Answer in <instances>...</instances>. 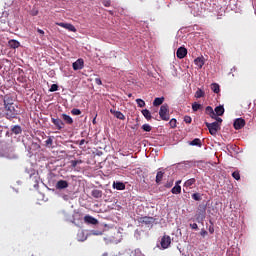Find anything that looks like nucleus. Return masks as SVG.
Segmentation results:
<instances>
[{
    "label": "nucleus",
    "instance_id": "f257e3e1",
    "mask_svg": "<svg viewBox=\"0 0 256 256\" xmlns=\"http://www.w3.org/2000/svg\"><path fill=\"white\" fill-rule=\"evenodd\" d=\"M6 113V119H9L11 121V119H17V115H20L21 112L17 109H19V107H17V105H12V106H7L6 108H4Z\"/></svg>",
    "mask_w": 256,
    "mask_h": 256
},
{
    "label": "nucleus",
    "instance_id": "f03ea898",
    "mask_svg": "<svg viewBox=\"0 0 256 256\" xmlns=\"http://www.w3.org/2000/svg\"><path fill=\"white\" fill-rule=\"evenodd\" d=\"M205 125L210 133V135H217L219 131H221V125L219 122H205Z\"/></svg>",
    "mask_w": 256,
    "mask_h": 256
},
{
    "label": "nucleus",
    "instance_id": "7ed1b4c3",
    "mask_svg": "<svg viewBox=\"0 0 256 256\" xmlns=\"http://www.w3.org/2000/svg\"><path fill=\"white\" fill-rule=\"evenodd\" d=\"M159 115H160V119H162V121H169V119H170V116H169V105L163 104L160 107Z\"/></svg>",
    "mask_w": 256,
    "mask_h": 256
},
{
    "label": "nucleus",
    "instance_id": "20e7f679",
    "mask_svg": "<svg viewBox=\"0 0 256 256\" xmlns=\"http://www.w3.org/2000/svg\"><path fill=\"white\" fill-rule=\"evenodd\" d=\"M198 214H196V221L198 223H201L205 219L206 211H207V206L205 205H199L198 206Z\"/></svg>",
    "mask_w": 256,
    "mask_h": 256
},
{
    "label": "nucleus",
    "instance_id": "39448f33",
    "mask_svg": "<svg viewBox=\"0 0 256 256\" xmlns=\"http://www.w3.org/2000/svg\"><path fill=\"white\" fill-rule=\"evenodd\" d=\"M160 245H161L162 249H169V247L171 245V236L164 235L161 238Z\"/></svg>",
    "mask_w": 256,
    "mask_h": 256
},
{
    "label": "nucleus",
    "instance_id": "423d86ee",
    "mask_svg": "<svg viewBox=\"0 0 256 256\" xmlns=\"http://www.w3.org/2000/svg\"><path fill=\"white\" fill-rule=\"evenodd\" d=\"M56 25H58V27H63V29H67V31H71L72 33H77V28H75L71 23L59 22L56 23Z\"/></svg>",
    "mask_w": 256,
    "mask_h": 256
},
{
    "label": "nucleus",
    "instance_id": "0eeeda50",
    "mask_svg": "<svg viewBox=\"0 0 256 256\" xmlns=\"http://www.w3.org/2000/svg\"><path fill=\"white\" fill-rule=\"evenodd\" d=\"M51 122L53 123V125H55L58 131H61V129L65 127V122H63V120L59 118H51Z\"/></svg>",
    "mask_w": 256,
    "mask_h": 256
},
{
    "label": "nucleus",
    "instance_id": "6e6552de",
    "mask_svg": "<svg viewBox=\"0 0 256 256\" xmlns=\"http://www.w3.org/2000/svg\"><path fill=\"white\" fill-rule=\"evenodd\" d=\"M139 223H143L144 225H153L155 223V218L144 216L139 218Z\"/></svg>",
    "mask_w": 256,
    "mask_h": 256
},
{
    "label": "nucleus",
    "instance_id": "1a4fd4ad",
    "mask_svg": "<svg viewBox=\"0 0 256 256\" xmlns=\"http://www.w3.org/2000/svg\"><path fill=\"white\" fill-rule=\"evenodd\" d=\"M72 67H73L74 71H79V70L83 69V67H85V61H83V59L79 58L72 64Z\"/></svg>",
    "mask_w": 256,
    "mask_h": 256
},
{
    "label": "nucleus",
    "instance_id": "9d476101",
    "mask_svg": "<svg viewBox=\"0 0 256 256\" xmlns=\"http://www.w3.org/2000/svg\"><path fill=\"white\" fill-rule=\"evenodd\" d=\"M234 129H236V131H239V129H243V127H245V119L243 118H238L234 121L233 123Z\"/></svg>",
    "mask_w": 256,
    "mask_h": 256
},
{
    "label": "nucleus",
    "instance_id": "9b49d317",
    "mask_svg": "<svg viewBox=\"0 0 256 256\" xmlns=\"http://www.w3.org/2000/svg\"><path fill=\"white\" fill-rule=\"evenodd\" d=\"M176 56L178 59H185L187 57V48L179 47L176 51Z\"/></svg>",
    "mask_w": 256,
    "mask_h": 256
},
{
    "label": "nucleus",
    "instance_id": "f8f14e48",
    "mask_svg": "<svg viewBox=\"0 0 256 256\" xmlns=\"http://www.w3.org/2000/svg\"><path fill=\"white\" fill-rule=\"evenodd\" d=\"M84 222L87 223L88 225H97L99 223V220H97L93 216L86 215L84 217Z\"/></svg>",
    "mask_w": 256,
    "mask_h": 256
},
{
    "label": "nucleus",
    "instance_id": "ddd939ff",
    "mask_svg": "<svg viewBox=\"0 0 256 256\" xmlns=\"http://www.w3.org/2000/svg\"><path fill=\"white\" fill-rule=\"evenodd\" d=\"M110 113L116 117V119H120V121H125V115L121 113V111H117L115 109H110Z\"/></svg>",
    "mask_w": 256,
    "mask_h": 256
},
{
    "label": "nucleus",
    "instance_id": "4468645a",
    "mask_svg": "<svg viewBox=\"0 0 256 256\" xmlns=\"http://www.w3.org/2000/svg\"><path fill=\"white\" fill-rule=\"evenodd\" d=\"M67 187H69V182H67V180H59L56 183V189H67Z\"/></svg>",
    "mask_w": 256,
    "mask_h": 256
},
{
    "label": "nucleus",
    "instance_id": "2eb2a0df",
    "mask_svg": "<svg viewBox=\"0 0 256 256\" xmlns=\"http://www.w3.org/2000/svg\"><path fill=\"white\" fill-rule=\"evenodd\" d=\"M8 46L10 47V49H19V47H21V43L17 40H10L8 41Z\"/></svg>",
    "mask_w": 256,
    "mask_h": 256
},
{
    "label": "nucleus",
    "instance_id": "dca6fc26",
    "mask_svg": "<svg viewBox=\"0 0 256 256\" xmlns=\"http://www.w3.org/2000/svg\"><path fill=\"white\" fill-rule=\"evenodd\" d=\"M3 101H4V108L11 107V106L15 105L13 103V98H11L10 96H4Z\"/></svg>",
    "mask_w": 256,
    "mask_h": 256
},
{
    "label": "nucleus",
    "instance_id": "f3484780",
    "mask_svg": "<svg viewBox=\"0 0 256 256\" xmlns=\"http://www.w3.org/2000/svg\"><path fill=\"white\" fill-rule=\"evenodd\" d=\"M205 113H206V115H209V117H211V119H215L216 115H217V114H215V111L213 110V107H211V106L206 107Z\"/></svg>",
    "mask_w": 256,
    "mask_h": 256
},
{
    "label": "nucleus",
    "instance_id": "a211bd4d",
    "mask_svg": "<svg viewBox=\"0 0 256 256\" xmlns=\"http://www.w3.org/2000/svg\"><path fill=\"white\" fill-rule=\"evenodd\" d=\"M92 197H94V199H101V197H103V191L99 190V189H94L91 192Z\"/></svg>",
    "mask_w": 256,
    "mask_h": 256
},
{
    "label": "nucleus",
    "instance_id": "6ab92c4d",
    "mask_svg": "<svg viewBox=\"0 0 256 256\" xmlns=\"http://www.w3.org/2000/svg\"><path fill=\"white\" fill-rule=\"evenodd\" d=\"M214 113L216 116L218 117H221L224 115L225 113V108L223 106H217L215 109H214Z\"/></svg>",
    "mask_w": 256,
    "mask_h": 256
},
{
    "label": "nucleus",
    "instance_id": "aec40b11",
    "mask_svg": "<svg viewBox=\"0 0 256 256\" xmlns=\"http://www.w3.org/2000/svg\"><path fill=\"white\" fill-rule=\"evenodd\" d=\"M113 188L117 189V191H124L125 183H123V182H114L113 183Z\"/></svg>",
    "mask_w": 256,
    "mask_h": 256
},
{
    "label": "nucleus",
    "instance_id": "412c9836",
    "mask_svg": "<svg viewBox=\"0 0 256 256\" xmlns=\"http://www.w3.org/2000/svg\"><path fill=\"white\" fill-rule=\"evenodd\" d=\"M11 131H12V133H14V135H21V133H23V129L19 125L13 126L11 128Z\"/></svg>",
    "mask_w": 256,
    "mask_h": 256
},
{
    "label": "nucleus",
    "instance_id": "4be33fe9",
    "mask_svg": "<svg viewBox=\"0 0 256 256\" xmlns=\"http://www.w3.org/2000/svg\"><path fill=\"white\" fill-rule=\"evenodd\" d=\"M164 101H165V97L155 98L154 101H153V106L154 107H159V105H163Z\"/></svg>",
    "mask_w": 256,
    "mask_h": 256
},
{
    "label": "nucleus",
    "instance_id": "5701e85b",
    "mask_svg": "<svg viewBox=\"0 0 256 256\" xmlns=\"http://www.w3.org/2000/svg\"><path fill=\"white\" fill-rule=\"evenodd\" d=\"M195 65L201 69L205 65V61L203 60V57H198L194 60Z\"/></svg>",
    "mask_w": 256,
    "mask_h": 256
},
{
    "label": "nucleus",
    "instance_id": "b1692460",
    "mask_svg": "<svg viewBox=\"0 0 256 256\" xmlns=\"http://www.w3.org/2000/svg\"><path fill=\"white\" fill-rule=\"evenodd\" d=\"M62 119L67 125H73V118L67 114H62Z\"/></svg>",
    "mask_w": 256,
    "mask_h": 256
},
{
    "label": "nucleus",
    "instance_id": "393cba45",
    "mask_svg": "<svg viewBox=\"0 0 256 256\" xmlns=\"http://www.w3.org/2000/svg\"><path fill=\"white\" fill-rule=\"evenodd\" d=\"M163 175H165V172L158 171L156 174V183L159 185L161 181H163Z\"/></svg>",
    "mask_w": 256,
    "mask_h": 256
},
{
    "label": "nucleus",
    "instance_id": "a878e982",
    "mask_svg": "<svg viewBox=\"0 0 256 256\" xmlns=\"http://www.w3.org/2000/svg\"><path fill=\"white\" fill-rule=\"evenodd\" d=\"M197 183V180L195 178H190L184 183V187H193Z\"/></svg>",
    "mask_w": 256,
    "mask_h": 256
},
{
    "label": "nucleus",
    "instance_id": "bb28decb",
    "mask_svg": "<svg viewBox=\"0 0 256 256\" xmlns=\"http://www.w3.org/2000/svg\"><path fill=\"white\" fill-rule=\"evenodd\" d=\"M142 115L145 117V119H147V121H151L152 116L151 112L148 109L142 110Z\"/></svg>",
    "mask_w": 256,
    "mask_h": 256
},
{
    "label": "nucleus",
    "instance_id": "cd10ccee",
    "mask_svg": "<svg viewBox=\"0 0 256 256\" xmlns=\"http://www.w3.org/2000/svg\"><path fill=\"white\" fill-rule=\"evenodd\" d=\"M211 91H213V93H219L221 91V88H220L219 84L212 83L211 84Z\"/></svg>",
    "mask_w": 256,
    "mask_h": 256
},
{
    "label": "nucleus",
    "instance_id": "c85d7f7f",
    "mask_svg": "<svg viewBox=\"0 0 256 256\" xmlns=\"http://www.w3.org/2000/svg\"><path fill=\"white\" fill-rule=\"evenodd\" d=\"M196 99H201V97H205V91H203L201 88H198V90L195 93Z\"/></svg>",
    "mask_w": 256,
    "mask_h": 256
},
{
    "label": "nucleus",
    "instance_id": "c756f323",
    "mask_svg": "<svg viewBox=\"0 0 256 256\" xmlns=\"http://www.w3.org/2000/svg\"><path fill=\"white\" fill-rule=\"evenodd\" d=\"M171 193H173V195H179V193H181V186L180 185H175L172 188Z\"/></svg>",
    "mask_w": 256,
    "mask_h": 256
},
{
    "label": "nucleus",
    "instance_id": "7c9ffc66",
    "mask_svg": "<svg viewBox=\"0 0 256 256\" xmlns=\"http://www.w3.org/2000/svg\"><path fill=\"white\" fill-rule=\"evenodd\" d=\"M190 145H192L193 147H201V139L195 138L193 141L190 142Z\"/></svg>",
    "mask_w": 256,
    "mask_h": 256
},
{
    "label": "nucleus",
    "instance_id": "2f4dec72",
    "mask_svg": "<svg viewBox=\"0 0 256 256\" xmlns=\"http://www.w3.org/2000/svg\"><path fill=\"white\" fill-rule=\"evenodd\" d=\"M199 109H203V105L197 103V102H194L192 104V111H199Z\"/></svg>",
    "mask_w": 256,
    "mask_h": 256
},
{
    "label": "nucleus",
    "instance_id": "473e14b6",
    "mask_svg": "<svg viewBox=\"0 0 256 256\" xmlns=\"http://www.w3.org/2000/svg\"><path fill=\"white\" fill-rule=\"evenodd\" d=\"M49 91H50V93H55V91H59V85L52 84Z\"/></svg>",
    "mask_w": 256,
    "mask_h": 256
},
{
    "label": "nucleus",
    "instance_id": "72a5a7b5",
    "mask_svg": "<svg viewBox=\"0 0 256 256\" xmlns=\"http://www.w3.org/2000/svg\"><path fill=\"white\" fill-rule=\"evenodd\" d=\"M136 103H137L138 107H141V108L145 107V100H143L141 98L136 99Z\"/></svg>",
    "mask_w": 256,
    "mask_h": 256
},
{
    "label": "nucleus",
    "instance_id": "f704fd0d",
    "mask_svg": "<svg viewBox=\"0 0 256 256\" xmlns=\"http://www.w3.org/2000/svg\"><path fill=\"white\" fill-rule=\"evenodd\" d=\"M232 177L233 179H235L236 181H239L241 179V174H239V171H234L232 173Z\"/></svg>",
    "mask_w": 256,
    "mask_h": 256
},
{
    "label": "nucleus",
    "instance_id": "c9c22d12",
    "mask_svg": "<svg viewBox=\"0 0 256 256\" xmlns=\"http://www.w3.org/2000/svg\"><path fill=\"white\" fill-rule=\"evenodd\" d=\"M169 125L172 129H175V127H177V120L175 118H172L170 121H169Z\"/></svg>",
    "mask_w": 256,
    "mask_h": 256
},
{
    "label": "nucleus",
    "instance_id": "e433bc0d",
    "mask_svg": "<svg viewBox=\"0 0 256 256\" xmlns=\"http://www.w3.org/2000/svg\"><path fill=\"white\" fill-rule=\"evenodd\" d=\"M142 129H143V131H146V133H149V132H151L152 127L149 124H143Z\"/></svg>",
    "mask_w": 256,
    "mask_h": 256
},
{
    "label": "nucleus",
    "instance_id": "4c0bfd02",
    "mask_svg": "<svg viewBox=\"0 0 256 256\" xmlns=\"http://www.w3.org/2000/svg\"><path fill=\"white\" fill-rule=\"evenodd\" d=\"M71 167L75 168L77 167V165H80L81 163H83L82 160H72L71 162Z\"/></svg>",
    "mask_w": 256,
    "mask_h": 256
},
{
    "label": "nucleus",
    "instance_id": "58836bf2",
    "mask_svg": "<svg viewBox=\"0 0 256 256\" xmlns=\"http://www.w3.org/2000/svg\"><path fill=\"white\" fill-rule=\"evenodd\" d=\"M192 199H194V201H201L203 198L199 193H194L192 194Z\"/></svg>",
    "mask_w": 256,
    "mask_h": 256
},
{
    "label": "nucleus",
    "instance_id": "ea45409f",
    "mask_svg": "<svg viewBox=\"0 0 256 256\" xmlns=\"http://www.w3.org/2000/svg\"><path fill=\"white\" fill-rule=\"evenodd\" d=\"M72 115H81V110L77 108H73L71 110Z\"/></svg>",
    "mask_w": 256,
    "mask_h": 256
},
{
    "label": "nucleus",
    "instance_id": "a19ab883",
    "mask_svg": "<svg viewBox=\"0 0 256 256\" xmlns=\"http://www.w3.org/2000/svg\"><path fill=\"white\" fill-rule=\"evenodd\" d=\"M102 5H104V7H111V0H103Z\"/></svg>",
    "mask_w": 256,
    "mask_h": 256
},
{
    "label": "nucleus",
    "instance_id": "79ce46f5",
    "mask_svg": "<svg viewBox=\"0 0 256 256\" xmlns=\"http://www.w3.org/2000/svg\"><path fill=\"white\" fill-rule=\"evenodd\" d=\"M47 147H51V145H53V139L51 137H49L46 141H45Z\"/></svg>",
    "mask_w": 256,
    "mask_h": 256
},
{
    "label": "nucleus",
    "instance_id": "37998d69",
    "mask_svg": "<svg viewBox=\"0 0 256 256\" xmlns=\"http://www.w3.org/2000/svg\"><path fill=\"white\" fill-rule=\"evenodd\" d=\"M212 119H215V123H218V125H221L223 123V119L220 118L219 116L216 115V118H212Z\"/></svg>",
    "mask_w": 256,
    "mask_h": 256
},
{
    "label": "nucleus",
    "instance_id": "c03bdc74",
    "mask_svg": "<svg viewBox=\"0 0 256 256\" xmlns=\"http://www.w3.org/2000/svg\"><path fill=\"white\" fill-rule=\"evenodd\" d=\"M191 121H193V119L191 118V116H185V117H184V122H186L187 124H191Z\"/></svg>",
    "mask_w": 256,
    "mask_h": 256
},
{
    "label": "nucleus",
    "instance_id": "a18cd8bd",
    "mask_svg": "<svg viewBox=\"0 0 256 256\" xmlns=\"http://www.w3.org/2000/svg\"><path fill=\"white\" fill-rule=\"evenodd\" d=\"M17 81H18L19 83H25V82L27 81V79H25V77H23V76H19V77L17 78Z\"/></svg>",
    "mask_w": 256,
    "mask_h": 256
},
{
    "label": "nucleus",
    "instance_id": "49530a36",
    "mask_svg": "<svg viewBox=\"0 0 256 256\" xmlns=\"http://www.w3.org/2000/svg\"><path fill=\"white\" fill-rule=\"evenodd\" d=\"M191 229H194L195 231H197V229H199V226L197 225V223H193L190 224Z\"/></svg>",
    "mask_w": 256,
    "mask_h": 256
},
{
    "label": "nucleus",
    "instance_id": "de8ad7c7",
    "mask_svg": "<svg viewBox=\"0 0 256 256\" xmlns=\"http://www.w3.org/2000/svg\"><path fill=\"white\" fill-rule=\"evenodd\" d=\"M95 83H96V85H103L101 78H95Z\"/></svg>",
    "mask_w": 256,
    "mask_h": 256
},
{
    "label": "nucleus",
    "instance_id": "09e8293b",
    "mask_svg": "<svg viewBox=\"0 0 256 256\" xmlns=\"http://www.w3.org/2000/svg\"><path fill=\"white\" fill-rule=\"evenodd\" d=\"M200 235L202 237H205L206 235H208V232L205 229H202L201 232H200Z\"/></svg>",
    "mask_w": 256,
    "mask_h": 256
},
{
    "label": "nucleus",
    "instance_id": "8fccbe9b",
    "mask_svg": "<svg viewBox=\"0 0 256 256\" xmlns=\"http://www.w3.org/2000/svg\"><path fill=\"white\" fill-rule=\"evenodd\" d=\"M209 233H211V234H213V233H215V228H213V227H209Z\"/></svg>",
    "mask_w": 256,
    "mask_h": 256
},
{
    "label": "nucleus",
    "instance_id": "3c124183",
    "mask_svg": "<svg viewBox=\"0 0 256 256\" xmlns=\"http://www.w3.org/2000/svg\"><path fill=\"white\" fill-rule=\"evenodd\" d=\"M37 32H38L40 35H45V31H43L42 29H38Z\"/></svg>",
    "mask_w": 256,
    "mask_h": 256
},
{
    "label": "nucleus",
    "instance_id": "603ef678",
    "mask_svg": "<svg viewBox=\"0 0 256 256\" xmlns=\"http://www.w3.org/2000/svg\"><path fill=\"white\" fill-rule=\"evenodd\" d=\"M79 145H85V139H82L80 142H79Z\"/></svg>",
    "mask_w": 256,
    "mask_h": 256
},
{
    "label": "nucleus",
    "instance_id": "864d4df0",
    "mask_svg": "<svg viewBox=\"0 0 256 256\" xmlns=\"http://www.w3.org/2000/svg\"><path fill=\"white\" fill-rule=\"evenodd\" d=\"M93 235H103L102 232H93Z\"/></svg>",
    "mask_w": 256,
    "mask_h": 256
},
{
    "label": "nucleus",
    "instance_id": "5fc2aeb1",
    "mask_svg": "<svg viewBox=\"0 0 256 256\" xmlns=\"http://www.w3.org/2000/svg\"><path fill=\"white\" fill-rule=\"evenodd\" d=\"M166 187H168V188H169V187H173V182L167 184Z\"/></svg>",
    "mask_w": 256,
    "mask_h": 256
},
{
    "label": "nucleus",
    "instance_id": "6e6d98bb",
    "mask_svg": "<svg viewBox=\"0 0 256 256\" xmlns=\"http://www.w3.org/2000/svg\"><path fill=\"white\" fill-rule=\"evenodd\" d=\"M93 125H95L97 123V121L95 120V118L92 120Z\"/></svg>",
    "mask_w": 256,
    "mask_h": 256
},
{
    "label": "nucleus",
    "instance_id": "4d7b16f0",
    "mask_svg": "<svg viewBox=\"0 0 256 256\" xmlns=\"http://www.w3.org/2000/svg\"><path fill=\"white\" fill-rule=\"evenodd\" d=\"M181 183V180H178L177 182H176V185H179Z\"/></svg>",
    "mask_w": 256,
    "mask_h": 256
},
{
    "label": "nucleus",
    "instance_id": "13d9d810",
    "mask_svg": "<svg viewBox=\"0 0 256 256\" xmlns=\"http://www.w3.org/2000/svg\"><path fill=\"white\" fill-rule=\"evenodd\" d=\"M128 97H133V94H128Z\"/></svg>",
    "mask_w": 256,
    "mask_h": 256
},
{
    "label": "nucleus",
    "instance_id": "bf43d9fd",
    "mask_svg": "<svg viewBox=\"0 0 256 256\" xmlns=\"http://www.w3.org/2000/svg\"><path fill=\"white\" fill-rule=\"evenodd\" d=\"M10 159H15V156H14V155H13V156H11V157H10Z\"/></svg>",
    "mask_w": 256,
    "mask_h": 256
}]
</instances>
